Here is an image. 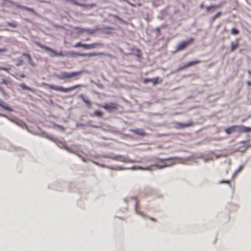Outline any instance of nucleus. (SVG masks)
Instances as JSON below:
<instances>
[{"instance_id":"nucleus-1","label":"nucleus","mask_w":251,"mask_h":251,"mask_svg":"<svg viewBox=\"0 0 251 251\" xmlns=\"http://www.w3.org/2000/svg\"><path fill=\"white\" fill-rule=\"evenodd\" d=\"M38 45L42 49L46 50V51H50L52 53V55L54 56H71L73 57L77 56H87V57H92L94 56H100L102 55L103 54L101 52H90L88 53H81L76 52L75 51H70L63 52L62 51L56 52L54 50L50 49V48L42 45L41 44L38 43Z\"/></svg>"},{"instance_id":"nucleus-2","label":"nucleus","mask_w":251,"mask_h":251,"mask_svg":"<svg viewBox=\"0 0 251 251\" xmlns=\"http://www.w3.org/2000/svg\"><path fill=\"white\" fill-rule=\"evenodd\" d=\"M182 163V159L178 157L169 158L166 159L162 160L156 165L160 168L171 166L172 165Z\"/></svg>"},{"instance_id":"nucleus-3","label":"nucleus","mask_w":251,"mask_h":251,"mask_svg":"<svg viewBox=\"0 0 251 251\" xmlns=\"http://www.w3.org/2000/svg\"><path fill=\"white\" fill-rule=\"evenodd\" d=\"M43 85L45 86L46 88L54 90L57 91H60L64 93H67L70 91H73L75 89L81 87L80 84H77L68 88H64L62 86L54 85L52 84H48L47 83H43Z\"/></svg>"},{"instance_id":"nucleus-4","label":"nucleus","mask_w":251,"mask_h":251,"mask_svg":"<svg viewBox=\"0 0 251 251\" xmlns=\"http://www.w3.org/2000/svg\"><path fill=\"white\" fill-rule=\"evenodd\" d=\"M83 71L73 72L71 73L63 72L61 73L60 75H56V77L60 80H70L72 78L77 79L78 78L77 76L81 75Z\"/></svg>"},{"instance_id":"nucleus-5","label":"nucleus","mask_w":251,"mask_h":251,"mask_svg":"<svg viewBox=\"0 0 251 251\" xmlns=\"http://www.w3.org/2000/svg\"><path fill=\"white\" fill-rule=\"evenodd\" d=\"M235 131L239 132H248L251 131V128L243 126H234L225 129V132L228 134H230Z\"/></svg>"},{"instance_id":"nucleus-6","label":"nucleus","mask_w":251,"mask_h":251,"mask_svg":"<svg viewBox=\"0 0 251 251\" xmlns=\"http://www.w3.org/2000/svg\"><path fill=\"white\" fill-rule=\"evenodd\" d=\"M102 44L100 43H95L90 44H82L81 42H78L74 46V47H82L85 49H93L99 47H102Z\"/></svg>"},{"instance_id":"nucleus-7","label":"nucleus","mask_w":251,"mask_h":251,"mask_svg":"<svg viewBox=\"0 0 251 251\" xmlns=\"http://www.w3.org/2000/svg\"><path fill=\"white\" fill-rule=\"evenodd\" d=\"M193 41L194 39L191 38L187 41L180 43L176 47V50L179 51L185 49L188 45L192 44Z\"/></svg>"},{"instance_id":"nucleus-8","label":"nucleus","mask_w":251,"mask_h":251,"mask_svg":"<svg viewBox=\"0 0 251 251\" xmlns=\"http://www.w3.org/2000/svg\"><path fill=\"white\" fill-rule=\"evenodd\" d=\"M104 109L107 110H112L117 109V105L113 102L105 103L101 106Z\"/></svg>"},{"instance_id":"nucleus-9","label":"nucleus","mask_w":251,"mask_h":251,"mask_svg":"<svg viewBox=\"0 0 251 251\" xmlns=\"http://www.w3.org/2000/svg\"><path fill=\"white\" fill-rule=\"evenodd\" d=\"M221 6V5H211L206 7V11L207 12H209L211 10L215 9Z\"/></svg>"},{"instance_id":"nucleus-10","label":"nucleus","mask_w":251,"mask_h":251,"mask_svg":"<svg viewBox=\"0 0 251 251\" xmlns=\"http://www.w3.org/2000/svg\"><path fill=\"white\" fill-rule=\"evenodd\" d=\"M132 53L136 55L138 57H140L141 56L142 53L140 50L133 48L132 49Z\"/></svg>"},{"instance_id":"nucleus-11","label":"nucleus","mask_w":251,"mask_h":251,"mask_svg":"<svg viewBox=\"0 0 251 251\" xmlns=\"http://www.w3.org/2000/svg\"><path fill=\"white\" fill-rule=\"evenodd\" d=\"M0 106H1L2 108H3L4 109L9 111H12V109L11 108H10L9 106H8L6 104H5L3 102L1 101L0 102Z\"/></svg>"},{"instance_id":"nucleus-12","label":"nucleus","mask_w":251,"mask_h":251,"mask_svg":"<svg viewBox=\"0 0 251 251\" xmlns=\"http://www.w3.org/2000/svg\"><path fill=\"white\" fill-rule=\"evenodd\" d=\"M200 61L199 60H195L193 61L189 62L187 63L186 64H185V67H188L190 66H192L196 64H198L200 63Z\"/></svg>"},{"instance_id":"nucleus-13","label":"nucleus","mask_w":251,"mask_h":251,"mask_svg":"<svg viewBox=\"0 0 251 251\" xmlns=\"http://www.w3.org/2000/svg\"><path fill=\"white\" fill-rule=\"evenodd\" d=\"M78 97L80 99H81L83 100V101L85 103H86L88 105V107L90 106V105H91L90 101L89 100L85 99L83 95H79Z\"/></svg>"},{"instance_id":"nucleus-14","label":"nucleus","mask_w":251,"mask_h":251,"mask_svg":"<svg viewBox=\"0 0 251 251\" xmlns=\"http://www.w3.org/2000/svg\"><path fill=\"white\" fill-rule=\"evenodd\" d=\"M161 81V79H159L158 77H155L154 78L149 79V81H151L154 85L159 83Z\"/></svg>"},{"instance_id":"nucleus-15","label":"nucleus","mask_w":251,"mask_h":251,"mask_svg":"<svg viewBox=\"0 0 251 251\" xmlns=\"http://www.w3.org/2000/svg\"><path fill=\"white\" fill-rule=\"evenodd\" d=\"M133 131L135 133L140 135H142V136L145 135V133L144 131L142 129H136V130H133Z\"/></svg>"},{"instance_id":"nucleus-16","label":"nucleus","mask_w":251,"mask_h":251,"mask_svg":"<svg viewBox=\"0 0 251 251\" xmlns=\"http://www.w3.org/2000/svg\"><path fill=\"white\" fill-rule=\"evenodd\" d=\"M20 86L23 89H24V90H29V91H30L31 92H33V90L32 89V88H30V87H27L25 84L24 83H22L21 84H20Z\"/></svg>"},{"instance_id":"nucleus-17","label":"nucleus","mask_w":251,"mask_h":251,"mask_svg":"<svg viewBox=\"0 0 251 251\" xmlns=\"http://www.w3.org/2000/svg\"><path fill=\"white\" fill-rule=\"evenodd\" d=\"M93 115L95 116L101 117L102 115V113L101 112L97 110L94 112Z\"/></svg>"},{"instance_id":"nucleus-18","label":"nucleus","mask_w":251,"mask_h":251,"mask_svg":"<svg viewBox=\"0 0 251 251\" xmlns=\"http://www.w3.org/2000/svg\"><path fill=\"white\" fill-rule=\"evenodd\" d=\"M192 124L191 123H188V124H180L179 125V126L181 128H184V127H188V126H191Z\"/></svg>"},{"instance_id":"nucleus-19","label":"nucleus","mask_w":251,"mask_h":251,"mask_svg":"<svg viewBox=\"0 0 251 251\" xmlns=\"http://www.w3.org/2000/svg\"><path fill=\"white\" fill-rule=\"evenodd\" d=\"M238 47V43H232L231 45V51H233Z\"/></svg>"},{"instance_id":"nucleus-20","label":"nucleus","mask_w":251,"mask_h":251,"mask_svg":"<svg viewBox=\"0 0 251 251\" xmlns=\"http://www.w3.org/2000/svg\"><path fill=\"white\" fill-rule=\"evenodd\" d=\"M222 14L221 12H219L216 13L215 15H214L212 17V21H214L217 18H219Z\"/></svg>"},{"instance_id":"nucleus-21","label":"nucleus","mask_w":251,"mask_h":251,"mask_svg":"<svg viewBox=\"0 0 251 251\" xmlns=\"http://www.w3.org/2000/svg\"><path fill=\"white\" fill-rule=\"evenodd\" d=\"M7 25L12 27H16L17 26V24L15 22L13 23H8Z\"/></svg>"},{"instance_id":"nucleus-22","label":"nucleus","mask_w":251,"mask_h":251,"mask_svg":"<svg viewBox=\"0 0 251 251\" xmlns=\"http://www.w3.org/2000/svg\"><path fill=\"white\" fill-rule=\"evenodd\" d=\"M83 31L91 34L95 33V30L94 29H84Z\"/></svg>"},{"instance_id":"nucleus-23","label":"nucleus","mask_w":251,"mask_h":251,"mask_svg":"<svg viewBox=\"0 0 251 251\" xmlns=\"http://www.w3.org/2000/svg\"><path fill=\"white\" fill-rule=\"evenodd\" d=\"M231 33L234 35L237 34L238 33V31L235 28H232L231 30Z\"/></svg>"},{"instance_id":"nucleus-24","label":"nucleus","mask_w":251,"mask_h":251,"mask_svg":"<svg viewBox=\"0 0 251 251\" xmlns=\"http://www.w3.org/2000/svg\"><path fill=\"white\" fill-rule=\"evenodd\" d=\"M0 70H3L6 72H8L10 70L9 68L0 67Z\"/></svg>"},{"instance_id":"nucleus-25","label":"nucleus","mask_w":251,"mask_h":251,"mask_svg":"<svg viewBox=\"0 0 251 251\" xmlns=\"http://www.w3.org/2000/svg\"><path fill=\"white\" fill-rule=\"evenodd\" d=\"M8 83L9 81L6 79H3L2 80V83L4 84H7Z\"/></svg>"},{"instance_id":"nucleus-26","label":"nucleus","mask_w":251,"mask_h":251,"mask_svg":"<svg viewBox=\"0 0 251 251\" xmlns=\"http://www.w3.org/2000/svg\"><path fill=\"white\" fill-rule=\"evenodd\" d=\"M0 91L1 92V93L3 94V95H4L5 96H7L6 93L1 87H0Z\"/></svg>"},{"instance_id":"nucleus-27","label":"nucleus","mask_w":251,"mask_h":251,"mask_svg":"<svg viewBox=\"0 0 251 251\" xmlns=\"http://www.w3.org/2000/svg\"><path fill=\"white\" fill-rule=\"evenodd\" d=\"M7 51V49L6 48H2L0 49V53L4 52H6Z\"/></svg>"},{"instance_id":"nucleus-28","label":"nucleus","mask_w":251,"mask_h":251,"mask_svg":"<svg viewBox=\"0 0 251 251\" xmlns=\"http://www.w3.org/2000/svg\"><path fill=\"white\" fill-rule=\"evenodd\" d=\"M23 55H24V56H26L27 58H28V59H29V61L31 60V58L29 54H26V53H24Z\"/></svg>"},{"instance_id":"nucleus-29","label":"nucleus","mask_w":251,"mask_h":251,"mask_svg":"<svg viewBox=\"0 0 251 251\" xmlns=\"http://www.w3.org/2000/svg\"><path fill=\"white\" fill-rule=\"evenodd\" d=\"M243 166H240L239 167V168H238V170H237V172H239V171H240L242 170L243 169Z\"/></svg>"},{"instance_id":"nucleus-30","label":"nucleus","mask_w":251,"mask_h":251,"mask_svg":"<svg viewBox=\"0 0 251 251\" xmlns=\"http://www.w3.org/2000/svg\"><path fill=\"white\" fill-rule=\"evenodd\" d=\"M247 84L248 86H251V82H250V81H248L247 82Z\"/></svg>"},{"instance_id":"nucleus-31","label":"nucleus","mask_w":251,"mask_h":251,"mask_svg":"<svg viewBox=\"0 0 251 251\" xmlns=\"http://www.w3.org/2000/svg\"><path fill=\"white\" fill-rule=\"evenodd\" d=\"M20 76L21 77H22V78H24V77H25V75L24 74H21V75H20Z\"/></svg>"},{"instance_id":"nucleus-32","label":"nucleus","mask_w":251,"mask_h":251,"mask_svg":"<svg viewBox=\"0 0 251 251\" xmlns=\"http://www.w3.org/2000/svg\"><path fill=\"white\" fill-rule=\"evenodd\" d=\"M24 9H26V10H28V11H32V10L31 9L29 8H26H26H25Z\"/></svg>"},{"instance_id":"nucleus-33","label":"nucleus","mask_w":251,"mask_h":251,"mask_svg":"<svg viewBox=\"0 0 251 251\" xmlns=\"http://www.w3.org/2000/svg\"><path fill=\"white\" fill-rule=\"evenodd\" d=\"M149 79H145L144 82H145V83L149 82Z\"/></svg>"},{"instance_id":"nucleus-34","label":"nucleus","mask_w":251,"mask_h":251,"mask_svg":"<svg viewBox=\"0 0 251 251\" xmlns=\"http://www.w3.org/2000/svg\"><path fill=\"white\" fill-rule=\"evenodd\" d=\"M222 182L226 183H229V181H224Z\"/></svg>"},{"instance_id":"nucleus-35","label":"nucleus","mask_w":251,"mask_h":251,"mask_svg":"<svg viewBox=\"0 0 251 251\" xmlns=\"http://www.w3.org/2000/svg\"><path fill=\"white\" fill-rule=\"evenodd\" d=\"M203 7V4H201V5H200V8H202Z\"/></svg>"},{"instance_id":"nucleus-36","label":"nucleus","mask_w":251,"mask_h":251,"mask_svg":"<svg viewBox=\"0 0 251 251\" xmlns=\"http://www.w3.org/2000/svg\"><path fill=\"white\" fill-rule=\"evenodd\" d=\"M1 36H0V39H1Z\"/></svg>"}]
</instances>
